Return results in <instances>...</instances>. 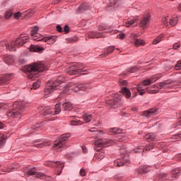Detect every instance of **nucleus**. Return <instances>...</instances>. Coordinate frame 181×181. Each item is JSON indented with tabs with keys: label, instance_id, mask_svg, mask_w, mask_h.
Instances as JSON below:
<instances>
[{
	"label": "nucleus",
	"instance_id": "338daca9",
	"mask_svg": "<svg viewBox=\"0 0 181 181\" xmlns=\"http://www.w3.org/2000/svg\"><path fill=\"white\" fill-rule=\"evenodd\" d=\"M90 132H97V129H96L95 128H91V129H90Z\"/></svg>",
	"mask_w": 181,
	"mask_h": 181
},
{
	"label": "nucleus",
	"instance_id": "3c124183",
	"mask_svg": "<svg viewBox=\"0 0 181 181\" xmlns=\"http://www.w3.org/2000/svg\"><path fill=\"white\" fill-rule=\"evenodd\" d=\"M179 47H180V43L179 42H175L173 46V49H174V50H177Z\"/></svg>",
	"mask_w": 181,
	"mask_h": 181
},
{
	"label": "nucleus",
	"instance_id": "5fc2aeb1",
	"mask_svg": "<svg viewBox=\"0 0 181 181\" xmlns=\"http://www.w3.org/2000/svg\"><path fill=\"white\" fill-rule=\"evenodd\" d=\"M79 173H80V176H86V169L81 168L80 170Z\"/></svg>",
	"mask_w": 181,
	"mask_h": 181
},
{
	"label": "nucleus",
	"instance_id": "ddd939ff",
	"mask_svg": "<svg viewBox=\"0 0 181 181\" xmlns=\"http://www.w3.org/2000/svg\"><path fill=\"white\" fill-rule=\"evenodd\" d=\"M149 21H151V15L150 14H147V15L143 16V18H141L140 23H139L140 28H143V29H145V28H146V25H148V23H149Z\"/></svg>",
	"mask_w": 181,
	"mask_h": 181
},
{
	"label": "nucleus",
	"instance_id": "6ab92c4d",
	"mask_svg": "<svg viewBox=\"0 0 181 181\" xmlns=\"http://www.w3.org/2000/svg\"><path fill=\"white\" fill-rule=\"evenodd\" d=\"M90 6L87 3L82 4L78 8V12H84V11H88Z\"/></svg>",
	"mask_w": 181,
	"mask_h": 181
},
{
	"label": "nucleus",
	"instance_id": "2f4dec72",
	"mask_svg": "<svg viewBox=\"0 0 181 181\" xmlns=\"http://www.w3.org/2000/svg\"><path fill=\"white\" fill-rule=\"evenodd\" d=\"M26 173L29 175V176H35V175H36V168H30L29 170H28L26 171Z\"/></svg>",
	"mask_w": 181,
	"mask_h": 181
},
{
	"label": "nucleus",
	"instance_id": "c03bdc74",
	"mask_svg": "<svg viewBox=\"0 0 181 181\" xmlns=\"http://www.w3.org/2000/svg\"><path fill=\"white\" fill-rule=\"evenodd\" d=\"M34 146H35V148H43L44 146H46V143L35 142Z\"/></svg>",
	"mask_w": 181,
	"mask_h": 181
},
{
	"label": "nucleus",
	"instance_id": "7ed1b4c3",
	"mask_svg": "<svg viewBox=\"0 0 181 181\" xmlns=\"http://www.w3.org/2000/svg\"><path fill=\"white\" fill-rule=\"evenodd\" d=\"M13 110L8 111L6 113L7 117L10 118H21L22 113L26 111L25 104L22 102H14L13 104Z\"/></svg>",
	"mask_w": 181,
	"mask_h": 181
},
{
	"label": "nucleus",
	"instance_id": "de8ad7c7",
	"mask_svg": "<svg viewBox=\"0 0 181 181\" xmlns=\"http://www.w3.org/2000/svg\"><path fill=\"white\" fill-rule=\"evenodd\" d=\"M175 70L179 71L181 70V61H178L175 66Z\"/></svg>",
	"mask_w": 181,
	"mask_h": 181
},
{
	"label": "nucleus",
	"instance_id": "7c9ffc66",
	"mask_svg": "<svg viewBox=\"0 0 181 181\" xmlns=\"http://www.w3.org/2000/svg\"><path fill=\"white\" fill-rule=\"evenodd\" d=\"M12 15H13V11H12V9H8L5 12L4 18L5 19H9L11 16H12Z\"/></svg>",
	"mask_w": 181,
	"mask_h": 181
},
{
	"label": "nucleus",
	"instance_id": "473e14b6",
	"mask_svg": "<svg viewBox=\"0 0 181 181\" xmlns=\"http://www.w3.org/2000/svg\"><path fill=\"white\" fill-rule=\"evenodd\" d=\"M170 26H176L177 25V17H173L170 19L169 22Z\"/></svg>",
	"mask_w": 181,
	"mask_h": 181
},
{
	"label": "nucleus",
	"instance_id": "e433bc0d",
	"mask_svg": "<svg viewBox=\"0 0 181 181\" xmlns=\"http://www.w3.org/2000/svg\"><path fill=\"white\" fill-rule=\"evenodd\" d=\"M77 37H71L66 39V43H74L77 42Z\"/></svg>",
	"mask_w": 181,
	"mask_h": 181
},
{
	"label": "nucleus",
	"instance_id": "4d7b16f0",
	"mask_svg": "<svg viewBox=\"0 0 181 181\" xmlns=\"http://www.w3.org/2000/svg\"><path fill=\"white\" fill-rule=\"evenodd\" d=\"M81 124V121L80 120H77L76 122V121L71 122L72 125H80Z\"/></svg>",
	"mask_w": 181,
	"mask_h": 181
},
{
	"label": "nucleus",
	"instance_id": "79ce46f5",
	"mask_svg": "<svg viewBox=\"0 0 181 181\" xmlns=\"http://www.w3.org/2000/svg\"><path fill=\"white\" fill-rule=\"evenodd\" d=\"M110 132H112V134H120L121 133V130H119V129L117 128V127H113L110 129Z\"/></svg>",
	"mask_w": 181,
	"mask_h": 181
},
{
	"label": "nucleus",
	"instance_id": "774afa93",
	"mask_svg": "<svg viewBox=\"0 0 181 181\" xmlns=\"http://www.w3.org/2000/svg\"><path fill=\"white\" fill-rule=\"evenodd\" d=\"M4 83H5V79L0 78V84H4Z\"/></svg>",
	"mask_w": 181,
	"mask_h": 181
},
{
	"label": "nucleus",
	"instance_id": "6e6552de",
	"mask_svg": "<svg viewBox=\"0 0 181 181\" xmlns=\"http://www.w3.org/2000/svg\"><path fill=\"white\" fill-rule=\"evenodd\" d=\"M95 146H97L98 148H105L107 146H111V145H114V141L113 140H104V141H101V140H97L96 141H95Z\"/></svg>",
	"mask_w": 181,
	"mask_h": 181
},
{
	"label": "nucleus",
	"instance_id": "6e6d98bb",
	"mask_svg": "<svg viewBox=\"0 0 181 181\" xmlns=\"http://www.w3.org/2000/svg\"><path fill=\"white\" fill-rule=\"evenodd\" d=\"M70 30V27H69V25H66L64 27V32H65V33H69Z\"/></svg>",
	"mask_w": 181,
	"mask_h": 181
},
{
	"label": "nucleus",
	"instance_id": "4468645a",
	"mask_svg": "<svg viewBox=\"0 0 181 181\" xmlns=\"http://www.w3.org/2000/svg\"><path fill=\"white\" fill-rule=\"evenodd\" d=\"M56 39H57L56 35H52V36L44 37V40L42 42H45V43H47V45H53V43L56 42Z\"/></svg>",
	"mask_w": 181,
	"mask_h": 181
},
{
	"label": "nucleus",
	"instance_id": "b1692460",
	"mask_svg": "<svg viewBox=\"0 0 181 181\" xmlns=\"http://www.w3.org/2000/svg\"><path fill=\"white\" fill-rule=\"evenodd\" d=\"M83 119L87 124V123L90 122L91 121V119H93V115H91L90 114L85 113L83 115Z\"/></svg>",
	"mask_w": 181,
	"mask_h": 181
},
{
	"label": "nucleus",
	"instance_id": "dca6fc26",
	"mask_svg": "<svg viewBox=\"0 0 181 181\" xmlns=\"http://www.w3.org/2000/svg\"><path fill=\"white\" fill-rule=\"evenodd\" d=\"M114 49H115V46H110L107 48L106 52L100 55V57H107V56L111 54L114 52Z\"/></svg>",
	"mask_w": 181,
	"mask_h": 181
},
{
	"label": "nucleus",
	"instance_id": "9b49d317",
	"mask_svg": "<svg viewBox=\"0 0 181 181\" xmlns=\"http://www.w3.org/2000/svg\"><path fill=\"white\" fill-rule=\"evenodd\" d=\"M160 77H162V74L154 75L151 76V78L143 81L141 84L142 86H149L152 84V83H155L156 81L159 80Z\"/></svg>",
	"mask_w": 181,
	"mask_h": 181
},
{
	"label": "nucleus",
	"instance_id": "f257e3e1",
	"mask_svg": "<svg viewBox=\"0 0 181 181\" xmlns=\"http://www.w3.org/2000/svg\"><path fill=\"white\" fill-rule=\"evenodd\" d=\"M24 73H28V78L33 80L37 77V71H45V65L43 64L34 63L30 65H26L23 68Z\"/></svg>",
	"mask_w": 181,
	"mask_h": 181
},
{
	"label": "nucleus",
	"instance_id": "a18cd8bd",
	"mask_svg": "<svg viewBox=\"0 0 181 181\" xmlns=\"http://www.w3.org/2000/svg\"><path fill=\"white\" fill-rule=\"evenodd\" d=\"M38 128H39V124H37V126H34L29 129V132H30L31 134H33V132H36V131H37Z\"/></svg>",
	"mask_w": 181,
	"mask_h": 181
},
{
	"label": "nucleus",
	"instance_id": "a211bd4d",
	"mask_svg": "<svg viewBox=\"0 0 181 181\" xmlns=\"http://www.w3.org/2000/svg\"><path fill=\"white\" fill-rule=\"evenodd\" d=\"M163 37H165V35L160 34L157 36L152 42V45H158V43H160L162 40H163Z\"/></svg>",
	"mask_w": 181,
	"mask_h": 181
},
{
	"label": "nucleus",
	"instance_id": "f8f14e48",
	"mask_svg": "<svg viewBox=\"0 0 181 181\" xmlns=\"http://www.w3.org/2000/svg\"><path fill=\"white\" fill-rule=\"evenodd\" d=\"M158 112V108H151L146 111H144L141 113V115L143 117H145L146 118H151V117H153L155 115V113Z\"/></svg>",
	"mask_w": 181,
	"mask_h": 181
},
{
	"label": "nucleus",
	"instance_id": "bb28decb",
	"mask_svg": "<svg viewBox=\"0 0 181 181\" xmlns=\"http://www.w3.org/2000/svg\"><path fill=\"white\" fill-rule=\"evenodd\" d=\"M91 37L95 39H98L99 37H105V35H104V33H92Z\"/></svg>",
	"mask_w": 181,
	"mask_h": 181
},
{
	"label": "nucleus",
	"instance_id": "4be33fe9",
	"mask_svg": "<svg viewBox=\"0 0 181 181\" xmlns=\"http://www.w3.org/2000/svg\"><path fill=\"white\" fill-rule=\"evenodd\" d=\"M144 138L145 139L148 141V142H153V141L156 139V136H155V134H146L144 136Z\"/></svg>",
	"mask_w": 181,
	"mask_h": 181
},
{
	"label": "nucleus",
	"instance_id": "412c9836",
	"mask_svg": "<svg viewBox=\"0 0 181 181\" xmlns=\"http://www.w3.org/2000/svg\"><path fill=\"white\" fill-rule=\"evenodd\" d=\"M30 52H42V50H43V47L39 45H31L30 47Z\"/></svg>",
	"mask_w": 181,
	"mask_h": 181
},
{
	"label": "nucleus",
	"instance_id": "58836bf2",
	"mask_svg": "<svg viewBox=\"0 0 181 181\" xmlns=\"http://www.w3.org/2000/svg\"><path fill=\"white\" fill-rule=\"evenodd\" d=\"M105 156V153H104V151H100L96 154V158H98V160H102V159H104Z\"/></svg>",
	"mask_w": 181,
	"mask_h": 181
},
{
	"label": "nucleus",
	"instance_id": "5701e85b",
	"mask_svg": "<svg viewBox=\"0 0 181 181\" xmlns=\"http://www.w3.org/2000/svg\"><path fill=\"white\" fill-rule=\"evenodd\" d=\"M62 107L65 111H70L73 110V104H71V103L69 102L65 103L62 105Z\"/></svg>",
	"mask_w": 181,
	"mask_h": 181
},
{
	"label": "nucleus",
	"instance_id": "680f3d73",
	"mask_svg": "<svg viewBox=\"0 0 181 181\" xmlns=\"http://www.w3.org/2000/svg\"><path fill=\"white\" fill-rule=\"evenodd\" d=\"M115 166H117V168H119V159H117L114 161Z\"/></svg>",
	"mask_w": 181,
	"mask_h": 181
},
{
	"label": "nucleus",
	"instance_id": "f3484780",
	"mask_svg": "<svg viewBox=\"0 0 181 181\" xmlns=\"http://www.w3.org/2000/svg\"><path fill=\"white\" fill-rule=\"evenodd\" d=\"M36 177L37 179H42L44 180H50L51 177L49 175H46L45 173H36Z\"/></svg>",
	"mask_w": 181,
	"mask_h": 181
},
{
	"label": "nucleus",
	"instance_id": "39448f33",
	"mask_svg": "<svg viewBox=\"0 0 181 181\" xmlns=\"http://www.w3.org/2000/svg\"><path fill=\"white\" fill-rule=\"evenodd\" d=\"M71 136L70 133H66L61 135V137L56 141L54 142V146L56 149H59L60 148H64V144L66 141L69 140V138Z\"/></svg>",
	"mask_w": 181,
	"mask_h": 181
},
{
	"label": "nucleus",
	"instance_id": "c85d7f7f",
	"mask_svg": "<svg viewBox=\"0 0 181 181\" xmlns=\"http://www.w3.org/2000/svg\"><path fill=\"white\" fill-rule=\"evenodd\" d=\"M81 91H86V90H89L90 88H91V85L90 84V83H87L85 84H81Z\"/></svg>",
	"mask_w": 181,
	"mask_h": 181
},
{
	"label": "nucleus",
	"instance_id": "423d86ee",
	"mask_svg": "<svg viewBox=\"0 0 181 181\" xmlns=\"http://www.w3.org/2000/svg\"><path fill=\"white\" fill-rule=\"evenodd\" d=\"M83 86H81V84H74L73 83H68L65 87L64 93H70V91H74V93H78L79 90H81Z\"/></svg>",
	"mask_w": 181,
	"mask_h": 181
},
{
	"label": "nucleus",
	"instance_id": "603ef678",
	"mask_svg": "<svg viewBox=\"0 0 181 181\" xmlns=\"http://www.w3.org/2000/svg\"><path fill=\"white\" fill-rule=\"evenodd\" d=\"M146 91L151 94H156V93H159L158 90H148V88H146Z\"/></svg>",
	"mask_w": 181,
	"mask_h": 181
},
{
	"label": "nucleus",
	"instance_id": "bf43d9fd",
	"mask_svg": "<svg viewBox=\"0 0 181 181\" xmlns=\"http://www.w3.org/2000/svg\"><path fill=\"white\" fill-rule=\"evenodd\" d=\"M117 37H118L119 39H121V40L124 39V37H125V33H122V34L117 35Z\"/></svg>",
	"mask_w": 181,
	"mask_h": 181
},
{
	"label": "nucleus",
	"instance_id": "f03ea898",
	"mask_svg": "<svg viewBox=\"0 0 181 181\" xmlns=\"http://www.w3.org/2000/svg\"><path fill=\"white\" fill-rule=\"evenodd\" d=\"M29 37L28 35H21L15 41L6 42L5 46L10 52H16V47H22L25 43H28Z\"/></svg>",
	"mask_w": 181,
	"mask_h": 181
},
{
	"label": "nucleus",
	"instance_id": "f704fd0d",
	"mask_svg": "<svg viewBox=\"0 0 181 181\" xmlns=\"http://www.w3.org/2000/svg\"><path fill=\"white\" fill-rule=\"evenodd\" d=\"M99 30H111V27L107 26L105 24H100L99 25Z\"/></svg>",
	"mask_w": 181,
	"mask_h": 181
},
{
	"label": "nucleus",
	"instance_id": "a19ab883",
	"mask_svg": "<svg viewBox=\"0 0 181 181\" xmlns=\"http://www.w3.org/2000/svg\"><path fill=\"white\" fill-rule=\"evenodd\" d=\"M151 169V167L148 166V165H144L141 168V172L142 173H148V172H149Z\"/></svg>",
	"mask_w": 181,
	"mask_h": 181
},
{
	"label": "nucleus",
	"instance_id": "e2e57ef3",
	"mask_svg": "<svg viewBox=\"0 0 181 181\" xmlns=\"http://www.w3.org/2000/svg\"><path fill=\"white\" fill-rule=\"evenodd\" d=\"M163 25H165V26H168V18H166V17H165L164 18H163Z\"/></svg>",
	"mask_w": 181,
	"mask_h": 181
},
{
	"label": "nucleus",
	"instance_id": "69168bd1",
	"mask_svg": "<svg viewBox=\"0 0 181 181\" xmlns=\"http://www.w3.org/2000/svg\"><path fill=\"white\" fill-rule=\"evenodd\" d=\"M127 81H122L121 82H120V85L121 86H127Z\"/></svg>",
	"mask_w": 181,
	"mask_h": 181
},
{
	"label": "nucleus",
	"instance_id": "9d476101",
	"mask_svg": "<svg viewBox=\"0 0 181 181\" xmlns=\"http://www.w3.org/2000/svg\"><path fill=\"white\" fill-rule=\"evenodd\" d=\"M52 165H55V167L57 168V175H61L62 174V170H63V168H64V164L60 161H57V162H52L49 161L48 162V163L47 164V165L50 166V168H52Z\"/></svg>",
	"mask_w": 181,
	"mask_h": 181
},
{
	"label": "nucleus",
	"instance_id": "20e7f679",
	"mask_svg": "<svg viewBox=\"0 0 181 181\" xmlns=\"http://www.w3.org/2000/svg\"><path fill=\"white\" fill-rule=\"evenodd\" d=\"M63 83H64V78L62 76H59L51 86H48L44 89L45 95H47V94H50V93H53L54 90H57V87H59V86H60L61 84H63Z\"/></svg>",
	"mask_w": 181,
	"mask_h": 181
},
{
	"label": "nucleus",
	"instance_id": "c756f323",
	"mask_svg": "<svg viewBox=\"0 0 181 181\" xmlns=\"http://www.w3.org/2000/svg\"><path fill=\"white\" fill-rule=\"evenodd\" d=\"M158 88H170V83L166 82L160 83Z\"/></svg>",
	"mask_w": 181,
	"mask_h": 181
},
{
	"label": "nucleus",
	"instance_id": "4c0bfd02",
	"mask_svg": "<svg viewBox=\"0 0 181 181\" xmlns=\"http://www.w3.org/2000/svg\"><path fill=\"white\" fill-rule=\"evenodd\" d=\"M6 142V136L4 134H0V145H4Z\"/></svg>",
	"mask_w": 181,
	"mask_h": 181
},
{
	"label": "nucleus",
	"instance_id": "72a5a7b5",
	"mask_svg": "<svg viewBox=\"0 0 181 181\" xmlns=\"http://www.w3.org/2000/svg\"><path fill=\"white\" fill-rule=\"evenodd\" d=\"M38 30H39V27L37 25H35V26L31 28L30 35L35 36V35L36 33H37Z\"/></svg>",
	"mask_w": 181,
	"mask_h": 181
},
{
	"label": "nucleus",
	"instance_id": "2eb2a0df",
	"mask_svg": "<svg viewBox=\"0 0 181 181\" xmlns=\"http://www.w3.org/2000/svg\"><path fill=\"white\" fill-rule=\"evenodd\" d=\"M120 93L126 97V98H131V90H129V88L127 87H124L121 89Z\"/></svg>",
	"mask_w": 181,
	"mask_h": 181
},
{
	"label": "nucleus",
	"instance_id": "c9c22d12",
	"mask_svg": "<svg viewBox=\"0 0 181 181\" xmlns=\"http://www.w3.org/2000/svg\"><path fill=\"white\" fill-rule=\"evenodd\" d=\"M61 112H62V108L60 107V103H57L55 105V110L54 111V112L55 113L56 115H57L58 114H60Z\"/></svg>",
	"mask_w": 181,
	"mask_h": 181
},
{
	"label": "nucleus",
	"instance_id": "1a4fd4ad",
	"mask_svg": "<svg viewBox=\"0 0 181 181\" xmlns=\"http://www.w3.org/2000/svg\"><path fill=\"white\" fill-rule=\"evenodd\" d=\"M54 115H56V113L53 109H47V107L45 108L44 117H45L48 121H54Z\"/></svg>",
	"mask_w": 181,
	"mask_h": 181
},
{
	"label": "nucleus",
	"instance_id": "13d9d810",
	"mask_svg": "<svg viewBox=\"0 0 181 181\" xmlns=\"http://www.w3.org/2000/svg\"><path fill=\"white\" fill-rule=\"evenodd\" d=\"M2 108L3 110H5V108H8V105L4 103H0V109Z\"/></svg>",
	"mask_w": 181,
	"mask_h": 181
},
{
	"label": "nucleus",
	"instance_id": "0eeeda50",
	"mask_svg": "<svg viewBox=\"0 0 181 181\" xmlns=\"http://www.w3.org/2000/svg\"><path fill=\"white\" fill-rule=\"evenodd\" d=\"M81 71H83V69L80 67V65H78V64H74L68 69H66V73L67 74H69V76H74L76 74H78V73H81Z\"/></svg>",
	"mask_w": 181,
	"mask_h": 181
},
{
	"label": "nucleus",
	"instance_id": "ea45409f",
	"mask_svg": "<svg viewBox=\"0 0 181 181\" xmlns=\"http://www.w3.org/2000/svg\"><path fill=\"white\" fill-rule=\"evenodd\" d=\"M138 22V18L131 19L127 21V25H126L127 28H129V26H132V25H134V23Z\"/></svg>",
	"mask_w": 181,
	"mask_h": 181
},
{
	"label": "nucleus",
	"instance_id": "8fccbe9b",
	"mask_svg": "<svg viewBox=\"0 0 181 181\" xmlns=\"http://www.w3.org/2000/svg\"><path fill=\"white\" fill-rule=\"evenodd\" d=\"M178 176H180V170H178L177 171H175V173H173V177H177Z\"/></svg>",
	"mask_w": 181,
	"mask_h": 181
},
{
	"label": "nucleus",
	"instance_id": "a878e982",
	"mask_svg": "<svg viewBox=\"0 0 181 181\" xmlns=\"http://www.w3.org/2000/svg\"><path fill=\"white\" fill-rule=\"evenodd\" d=\"M134 46H136V47H139V46H145V41H144V40L136 39L134 40Z\"/></svg>",
	"mask_w": 181,
	"mask_h": 181
},
{
	"label": "nucleus",
	"instance_id": "37998d69",
	"mask_svg": "<svg viewBox=\"0 0 181 181\" xmlns=\"http://www.w3.org/2000/svg\"><path fill=\"white\" fill-rule=\"evenodd\" d=\"M137 91L139 95H144L145 94V90H144V88L139 86H137Z\"/></svg>",
	"mask_w": 181,
	"mask_h": 181
},
{
	"label": "nucleus",
	"instance_id": "cd10ccee",
	"mask_svg": "<svg viewBox=\"0 0 181 181\" xmlns=\"http://www.w3.org/2000/svg\"><path fill=\"white\" fill-rule=\"evenodd\" d=\"M81 91H86V90H89L90 88H91V85L90 84V83H87L85 84H81Z\"/></svg>",
	"mask_w": 181,
	"mask_h": 181
},
{
	"label": "nucleus",
	"instance_id": "49530a36",
	"mask_svg": "<svg viewBox=\"0 0 181 181\" xmlns=\"http://www.w3.org/2000/svg\"><path fill=\"white\" fill-rule=\"evenodd\" d=\"M39 87H40V81H37V82L33 83V90H37V88H39Z\"/></svg>",
	"mask_w": 181,
	"mask_h": 181
},
{
	"label": "nucleus",
	"instance_id": "09e8293b",
	"mask_svg": "<svg viewBox=\"0 0 181 181\" xmlns=\"http://www.w3.org/2000/svg\"><path fill=\"white\" fill-rule=\"evenodd\" d=\"M151 149H153V144H150L147 147L143 149V152H145V151H151Z\"/></svg>",
	"mask_w": 181,
	"mask_h": 181
},
{
	"label": "nucleus",
	"instance_id": "393cba45",
	"mask_svg": "<svg viewBox=\"0 0 181 181\" xmlns=\"http://www.w3.org/2000/svg\"><path fill=\"white\" fill-rule=\"evenodd\" d=\"M33 40H36L37 42H43L45 37L40 35V34L36 33L35 35H33Z\"/></svg>",
	"mask_w": 181,
	"mask_h": 181
},
{
	"label": "nucleus",
	"instance_id": "aec40b11",
	"mask_svg": "<svg viewBox=\"0 0 181 181\" xmlns=\"http://www.w3.org/2000/svg\"><path fill=\"white\" fill-rule=\"evenodd\" d=\"M4 62L6 64H13V63H15V59L13 58V56L8 55L6 57Z\"/></svg>",
	"mask_w": 181,
	"mask_h": 181
},
{
	"label": "nucleus",
	"instance_id": "0e129e2a",
	"mask_svg": "<svg viewBox=\"0 0 181 181\" xmlns=\"http://www.w3.org/2000/svg\"><path fill=\"white\" fill-rule=\"evenodd\" d=\"M138 70V68L134 67V68H132L129 71V73H135V71H136Z\"/></svg>",
	"mask_w": 181,
	"mask_h": 181
},
{
	"label": "nucleus",
	"instance_id": "052dcab7",
	"mask_svg": "<svg viewBox=\"0 0 181 181\" xmlns=\"http://www.w3.org/2000/svg\"><path fill=\"white\" fill-rule=\"evenodd\" d=\"M57 31L59 32V33H62L63 32V29L62 28V26L57 25Z\"/></svg>",
	"mask_w": 181,
	"mask_h": 181
},
{
	"label": "nucleus",
	"instance_id": "864d4df0",
	"mask_svg": "<svg viewBox=\"0 0 181 181\" xmlns=\"http://www.w3.org/2000/svg\"><path fill=\"white\" fill-rule=\"evenodd\" d=\"M13 16H14L15 19H19L21 18V12L18 11V12L15 13Z\"/></svg>",
	"mask_w": 181,
	"mask_h": 181
}]
</instances>
